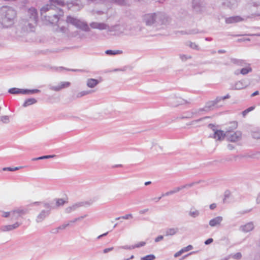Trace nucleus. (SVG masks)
Listing matches in <instances>:
<instances>
[{"instance_id":"nucleus-1","label":"nucleus","mask_w":260,"mask_h":260,"mask_svg":"<svg viewBox=\"0 0 260 260\" xmlns=\"http://www.w3.org/2000/svg\"><path fill=\"white\" fill-rule=\"evenodd\" d=\"M64 3L61 0H49V4L43 7L41 9V15L42 20L46 24H55L59 20L60 17L63 16L62 10L57 6H63Z\"/></svg>"},{"instance_id":"nucleus-2","label":"nucleus","mask_w":260,"mask_h":260,"mask_svg":"<svg viewBox=\"0 0 260 260\" xmlns=\"http://www.w3.org/2000/svg\"><path fill=\"white\" fill-rule=\"evenodd\" d=\"M16 17V11L11 7H3L0 9V23L8 27L14 24Z\"/></svg>"},{"instance_id":"nucleus-3","label":"nucleus","mask_w":260,"mask_h":260,"mask_svg":"<svg viewBox=\"0 0 260 260\" xmlns=\"http://www.w3.org/2000/svg\"><path fill=\"white\" fill-rule=\"evenodd\" d=\"M37 23H32L28 19L22 18L20 22V27L23 32L32 31Z\"/></svg>"},{"instance_id":"nucleus-4","label":"nucleus","mask_w":260,"mask_h":260,"mask_svg":"<svg viewBox=\"0 0 260 260\" xmlns=\"http://www.w3.org/2000/svg\"><path fill=\"white\" fill-rule=\"evenodd\" d=\"M44 207L46 210H43L37 215L36 221L37 223L42 222L44 219L49 216L50 213V211L52 209L51 206L47 203H44Z\"/></svg>"},{"instance_id":"nucleus-5","label":"nucleus","mask_w":260,"mask_h":260,"mask_svg":"<svg viewBox=\"0 0 260 260\" xmlns=\"http://www.w3.org/2000/svg\"><path fill=\"white\" fill-rule=\"evenodd\" d=\"M23 18L28 19L32 23H37L38 16L37 10L34 8L28 9L26 14Z\"/></svg>"},{"instance_id":"nucleus-6","label":"nucleus","mask_w":260,"mask_h":260,"mask_svg":"<svg viewBox=\"0 0 260 260\" xmlns=\"http://www.w3.org/2000/svg\"><path fill=\"white\" fill-rule=\"evenodd\" d=\"M28 212V210L27 209L22 207L13 210L11 213V219L18 220L20 217L27 214Z\"/></svg>"},{"instance_id":"nucleus-7","label":"nucleus","mask_w":260,"mask_h":260,"mask_svg":"<svg viewBox=\"0 0 260 260\" xmlns=\"http://www.w3.org/2000/svg\"><path fill=\"white\" fill-rule=\"evenodd\" d=\"M208 127L212 129L214 132L213 137L216 140L221 141L224 139L226 137V133H224V132L221 130H218L215 128V125L213 124H209Z\"/></svg>"},{"instance_id":"nucleus-8","label":"nucleus","mask_w":260,"mask_h":260,"mask_svg":"<svg viewBox=\"0 0 260 260\" xmlns=\"http://www.w3.org/2000/svg\"><path fill=\"white\" fill-rule=\"evenodd\" d=\"M157 12L154 13L147 14L143 16V21L147 25L151 26L154 24H156Z\"/></svg>"},{"instance_id":"nucleus-9","label":"nucleus","mask_w":260,"mask_h":260,"mask_svg":"<svg viewBox=\"0 0 260 260\" xmlns=\"http://www.w3.org/2000/svg\"><path fill=\"white\" fill-rule=\"evenodd\" d=\"M156 24L166 25L169 22V17L164 13L157 12Z\"/></svg>"},{"instance_id":"nucleus-10","label":"nucleus","mask_w":260,"mask_h":260,"mask_svg":"<svg viewBox=\"0 0 260 260\" xmlns=\"http://www.w3.org/2000/svg\"><path fill=\"white\" fill-rule=\"evenodd\" d=\"M226 137L228 138V140L230 141H238L240 140L241 137V133L240 132L237 131L232 134L229 132H227Z\"/></svg>"},{"instance_id":"nucleus-11","label":"nucleus","mask_w":260,"mask_h":260,"mask_svg":"<svg viewBox=\"0 0 260 260\" xmlns=\"http://www.w3.org/2000/svg\"><path fill=\"white\" fill-rule=\"evenodd\" d=\"M20 224V223L16 222L13 224L3 225L0 226V231L3 232L11 231L18 228Z\"/></svg>"},{"instance_id":"nucleus-12","label":"nucleus","mask_w":260,"mask_h":260,"mask_svg":"<svg viewBox=\"0 0 260 260\" xmlns=\"http://www.w3.org/2000/svg\"><path fill=\"white\" fill-rule=\"evenodd\" d=\"M254 228L253 222H249L245 224L239 226V230L243 233H248L252 231Z\"/></svg>"},{"instance_id":"nucleus-13","label":"nucleus","mask_w":260,"mask_h":260,"mask_svg":"<svg viewBox=\"0 0 260 260\" xmlns=\"http://www.w3.org/2000/svg\"><path fill=\"white\" fill-rule=\"evenodd\" d=\"M71 83L69 82H61L58 86H49V89L51 90L58 91L63 88L69 87Z\"/></svg>"},{"instance_id":"nucleus-14","label":"nucleus","mask_w":260,"mask_h":260,"mask_svg":"<svg viewBox=\"0 0 260 260\" xmlns=\"http://www.w3.org/2000/svg\"><path fill=\"white\" fill-rule=\"evenodd\" d=\"M192 8L196 12H200L204 7L203 0H192Z\"/></svg>"},{"instance_id":"nucleus-15","label":"nucleus","mask_w":260,"mask_h":260,"mask_svg":"<svg viewBox=\"0 0 260 260\" xmlns=\"http://www.w3.org/2000/svg\"><path fill=\"white\" fill-rule=\"evenodd\" d=\"M247 86L244 80H241L233 85L230 89L231 90H240L246 87Z\"/></svg>"},{"instance_id":"nucleus-16","label":"nucleus","mask_w":260,"mask_h":260,"mask_svg":"<svg viewBox=\"0 0 260 260\" xmlns=\"http://www.w3.org/2000/svg\"><path fill=\"white\" fill-rule=\"evenodd\" d=\"M90 26L92 28L99 29L100 30L106 29L109 28L108 25L104 23H99L96 22H92L90 24Z\"/></svg>"},{"instance_id":"nucleus-17","label":"nucleus","mask_w":260,"mask_h":260,"mask_svg":"<svg viewBox=\"0 0 260 260\" xmlns=\"http://www.w3.org/2000/svg\"><path fill=\"white\" fill-rule=\"evenodd\" d=\"M220 102V99L217 98L214 101H208L206 103L205 107L208 111L212 110L216 107V105Z\"/></svg>"},{"instance_id":"nucleus-18","label":"nucleus","mask_w":260,"mask_h":260,"mask_svg":"<svg viewBox=\"0 0 260 260\" xmlns=\"http://www.w3.org/2000/svg\"><path fill=\"white\" fill-rule=\"evenodd\" d=\"M77 28L82 29L85 31H89L90 28L86 22L79 20L75 26Z\"/></svg>"},{"instance_id":"nucleus-19","label":"nucleus","mask_w":260,"mask_h":260,"mask_svg":"<svg viewBox=\"0 0 260 260\" xmlns=\"http://www.w3.org/2000/svg\"><path fill=\"white\" fill-rule=\"evenodd\" d=\"M223 218L221 216H217L209 221V225L212 226H216L220 224L221 222L222 221Z\"/></svg>"},{"instance_id":"nucleus-20","label":"nucleus","mask_w":260,"mask_h":260,"mask_svg":"<svg viewBox=\"0 0 260 260\" xmlns=\"http://www.w3.org/2000/svg\"><path fill=\"white\" fill-rule=\"evenodd\" d=\"M243 20V19L239 16H232L225 19L227 24L236 23Z\"/></svg>"},{"instance_id":"nucleus-21","label":"nucleus","mask_w":260,"mask_h":260,"mask_svg":"<svg viewBox=\"0 0 260 260\" xmlns=\"http://www.w3.org/2000/svg\"><path fill=\"white\" fill-rule=\"evenodd\" d=\"M143 27L140 25H136L131 27L129 29L130 35H138L142 30Z\"/></svg>"},{"instance_id":"nucleus-22","label":"nucleus","mask_w":260,"mask_h":260,"mask_svg":"<svg viewBox=\"0 0 260 260\" xmlns=\"http://www.w3.org/2000/svg\"><path fill=\"white\" fill-rule=\"evenodd\" d=\"M197 183H198L193 182H192L190 183L186 184L185 185L175 188L173 190H172V191L173 192V194H174L175 193H176V192L179 191L180 190H181L182 189L186 188L187 187H192L193 185H194V184H196Z\"/></svg>"},{"instance_id":"nucleus-23","label":"nucleus","mask_w":260,"mask_h":260,"mask_svg":"<svg viewBox=\"0 0 260 260\" xmlns=\"http://www.w3.org/2000/svg\"><path fill=\"white\" fill-rule=\"evenodd\" d=\"M91 204V203L89 202H79V203H76L70 207L72 208V211H74L77 208H78L80 207L85 206L86 205L89 206Z\"/></svg>"},{"instance_id":"nucleus-24","label":"nucleus","mask_w":260,"mask_h":260,"mask_svg":"<svg viewBox=\"0 0 260 260\" xmlns=\"http://www.w3.org/2000/svg\"><path fill=\"white\" fill-rule=\"evenodd\" d=\"M99 83L97 79L90 78L87 81V86L89 88H94Z\"/></svg>"},{"instance_id":"nucleus-25","label":"nucleus","mask_w":260,"mask_h":260,"mask_svg":"<svg viewBox=\"0 0 260 260\" xmlns=\"http://www.w3.org/2000/svg\"><path fill=\"white\" fill-rule=\"evenodd\" d=\"M236 4V0H224L222 3V5L230 9L233 8Z\"/></svg>"},{"instance_id":"nucleus-26","label":"nucleus","mask_w":260,"mask_h":260,"mask_svg":"<svg viewBox=\"0 0 260 260\" xmlns=\"http://www.w3.org/2000/svg\"><path fill=\"white\" fill-rule=\"evenodd\" d=\"M178 232V229L175 228H169L167 229L165 231V236H173L175 235Z\"/></svg>"},{"instance_id":"nucleus-27","label":"nucleus","mask_w":260,"mask_h":260,"mask_svg":"<svg viewBox=\"0 0 260 260\" xmlns=\"http://www.w3.org/2000/svg\"><path fill=\"white\" fill-rule=\"evenodd\" d=\"M79 20L80 19H78L76 18L72 17L71 16H68L67 17L66 21L68 23H70L75 26Z\"/></svg>"},{"instance_id":"nucleus-28","label":"nucleus","mask_w":260,"mask_h":260,"mask_svg":"<svg viewBox=\"0 0 260 260\" xmlns=\"http://www.w3.org/2000/svg\"><path fill=\"white\" fill-rule=\"evenodd\" d=\"M79 20L80 19H78L76 18L72 17L71 16H68L67 17L66 21L68 23H70L75 26Z\"/></svg>"},{"instance_id":"nucleus-29","label":"nucleus","mask_w":260,"mask_h":260,"mask_svg":"<svg viewBox=\"0 0 260 260\" xmlns=\"http://www.w3.org/2000/svg\"><path fill=\"white\" fill-rule=\"evenodd\" d=\"M40 90L37 89H21V94H30L36 93H39Z\"/></svg>"},{"instance_id":"nucleus-30","label":"nucleus","mask_w":260,"mask_h":260,"mask_svg":"<svg viewBox=\"0 0 260 260\" xmlns=\"http://www.w3.org/2000/svg\"><path fill=\"white\" fill-rule=\"evenodd\" d=\"M37 102V100L36 99H35V98H29V99H27L25 101V102L23 103L22 106H23V107H27L28 106L35 104Z\"/></svg>"},{"instance_id":"nucleus-31","label":"nucleus","mask_w":260,"mask_h":260,"mask_svg":"<svg viewBox=\"0 0 260 260\" xmlns=\"http://www.w3.org/2000/svg\"><path fill=\"white\" fill-rule=\"evenodd\" d=\"M105 53L109 55H114L122 54V51L119 50H107L106 51Z\"/></svg>"},{"instance_id":"nucleus-32","label":"nucleus","mask_w":260,"mask_h":260,"mask_svg":"<svg viewBox=\"0 0 260 260\" xmlns=\"http://www.w3.org/2000/svg\"><path fill=\"white\" fill-rule=\"evenodd\" d=\"M109 2L121 6H126L127 5L126 0H109Z\"/></svg>"},{"instance_id":"nucleus-33","label":"nucleus","mask_w":260,"mask_h":260,"mask_svg":"<svg viewBox=\"0 0 260 260\" xmlns=\"http://www.w3.org/2000/svg\"><path fill=\"white\" fill-rule=\"evenodd\" d=\"M56 156L55 155H44L39 157L34 158L32 159V161H36L38 160H41L44 159H48L51 158H54Z\"/></svg>"},{"instance_id":"nucleus-34","label":"nucleus","mask_w":260,"mask_h":260,"mask_svg":"<svg viewBox=\"0 0 260 260\" xmlns=\"http://www.w3.org/2000/svg\"><path fill=\"white\" fill-rule=\"evenodd\" d=\"M8 92L10 94H16L21 93V89L17 88H12L9 89Z\"/></svg>"},{"instance_id":"nucleus-35","label":"nucleus","mask_w":260,"mask_h":260,"mask_svg":"<svg viewBox=\"0 0 260 260\" xmlns=\"http://www.w3.org/2000/svg\"><path fill=\"white\" fill-rule=\"evenodd\" d=\"M123 28V26L120 25H115L112 26L109 31H120L121 33L123 32V31L121 30V29Z\"/></svg>"},{"instance_id":"nucleus-36","label":"nucleus","mask_w":260,"mask_h":260,"mask_svg":"<svg viewBox=\"0 0 260 260\" xmlns=\"http://www.w3.org/2000/svg\"><path fill=\"white\" fill-rule=\"evenodd\" d=\"M252 71V68L251 67H248L245 68H243L240 70V73L243 75H245L248 73L251 72Z\"/></svg>"},{"instance_id":"nucleus-37","label":"nucleus","mask_w":260,"mask_h":260,"mask_svg":"<svg viewBox=\"0 0 260 260\" xmlns=\"http://www.w3.org/2000/svg\"><path fill=\"white\" fill-rule=\"evenodd\" d=\"M92 92V91L91 90H88V91H82L81 92H79L77 95H76V98H81L84 95H87L88 94H90Z\"/></svg>"},{"instance_id":"nucleus-38","label":"nucleus","mask_w":260,"mask_h":260,"mask_svg":"<svg viewBox=\"0 0 260 260\" xmlns=\"http://www.w3.org/2000/svg\"><path fill=\"white\" fill-rule=\"evenodd\" d=\"M210 118V117H209V116H206V117L201 118L197 119V120H194L191 121L189 123L187 124V125H192V124L197 123L200 121H202L205 119H207V118Z\"/></svg>"},{"instance_id":"nucleus-39","label":"nucleus","mask_w":260,"mask_h":260,"mask_svg":"<svg viewBox=\"0 0 260 260\" xmlns=\"http://www.w3.org/2000/svg\"><path fill=\"white\" fill-rule=\"evenodd\" d=\"M70 225V223H66V224H63L62 225L58 226V228H57L55 230L56 231L55 232H54L53 233H57L59 232V230H63L64 229H65L67 226H69Z\"/></svg>"},{"instance_id":"nucleus-40","label":"nucleus","mask_w":260,"mask_h":260,"mask_svg":"<svg viewBox=\"0 0 260 260\" xmlns=\"http://www.w3.org/2000/svg\"><path fill=\"white\" fill-rule=\"evenodd\" d=\"M155 256L153 254H149L141 258V260H154Z\"/></svg>"},{"instance_id":"nucleus-41","label":"nucleus","mask_w":260,"mask_h":260,"mask_svg":"<svg viewBox=\"0 0 260 260\" xmlns=\"http://www.w3.org/2000/svg\"><path fill=\"white\" fill-rule=\"evenodd\" d=\"M255 108L254 106H251L244 110L242 114L243 117H245L249 112L252 111Z\"/></svg>"},{"instance_id":"nucleus-42","label":"nucleus","mask_w":260,"mask_h":260,"mask_svg":"<svg viewBox=\"0 0 260 260\" xmlns=\"http://www.w3.org/2000/svg\"><path fill=\"white\" fill-rule=\"evenodd\" d=\"M67 4H68V6H70V5H71V6H79L80 5V2H79L78 0L71 1L70 2H68Z\"/></svg>"},{"instance_id":"nucleus-43","label":"nucleus","mask_w":260,"mask_h":260,"mask_svg":"<svg viewBox=\"0 0 260 260\" xmlns=\"http://www.w3.org/2000/svg\"><path fill=\"white\" fill-rule=\"evenodd\" d=\"M232 62L235 64L242 66L244 63V61L243 60H238L237 59H232Z\"/></svg>"},{"instance_id":"nucleus-44","label":"nucleus","mask_w":260,"mask_h":260,"mask_svg":"<svg viewBox=\"0 0 260 260\" xmlns=\"http://www.w3.org/2000/svg\"><path fill=\"white\" fill-rule=\"evenodd\" d=\"M199 32H202V31H199L198 29H189L187 31V32H185V34L187 35H192V34H196Z\"/></svg>"},{"instance_id":"nucleus-45","label":"nucleus","mask_w":260,"mask_h":260,"mask_svg":"<svg viewBox=\"0 0 260 260\" xmlns=\"http://www.w3.org/2000/svg\"><path fill=\"white\" fill-rule=\"evenodd\" d=\"M253 138L255 139H260V132L255 131L253 132L251 134Z\"/></svg>"},{"instance_id":"nucleus-46","label":"nucleus","mask_w":260,"mask_h":260,"mask_svg":"<svg viewBox=\"0 0 260 260\" xmlns=\"http://www.w3.org/2000/svg\"><path fill=\"white\" fill-rule=\"evenodd\" d=\"M0 120L4 123H8L9 122V117L8 116H1Z\"/></svg>"},{"instance_id":"nucleus-47","label":"nucleus","mask_w":260,"mask_h":260,"mask_svg":"<svg viewBox=\"0 0 260 260\" xmlns=\"http://www.w3.org/2000/svg\"><path fill=\"white\" fill-rule=\"evenodd\" d=\"M199 214H200V212L198 210H196L194 211H190L189 212V216H190L192 217H194V218L198 216L199 215Z\"/></svg>"},{"instance_id":"nucleus-48","label":"nucleus","mask_w":260,"mask_h":260,"mask_svg":"<svg viewBox=\"0 0 260 260\" xmlns=\"http://www.w3.org/2000/svg\"><path fill=\"white\" fill-rule=\"evenodd\" d=\"M180 58L181 59L182 61H185L188 59H191L192 57L190 55L187 56L184 54H180L179 55Z\"/></svg>"},{"instance_id":"nucleus-49","label":"nucleus","mask_w":260,"mask_h":260,"mask_svg":"<svg viewBox=\"0 0 260 260\" xmlns=\"http://www.w3.org/2000/svg\"><path fill=\"white\" fill-rule=\"evenodd\" d=\"M189 46L192 49H196L197 50H199V46L197 44H196L194 43H193L191 42H189Z\"/></svg>"},{"instance_id":"nucleus-50","label":"nucleus","mask_w":260,"mask_h":260,"mask_svg":"<svg viewBox=\"0 0 260 260\" xmlns=\"http://www.w3.org/2000/svg\"><path fill=\"white\" fill-rule=\"evenodd\" d=\"M53 69L56 71H61L62 70H66L67 71H73V72H76V71H78V70L65 69L64 68L62 67H60L59 68L54 67Z\"/></svg>"},{"instance_id":"nucleus-51","label":"nucleus","mask_w":260,"mask_h":260,"mask_svg":"<svg viewBox=\"0 0 260 260\" xmlns=\"http://www.w3.org/2000/svg\"><path fill=\"white\" fill-rule=\"evenodd\" d=\"M65 201L62 199H57L56 201V205L57 206H62L64 204Z\"/></svg>"},{"instance_id":"nucleus-52","label":"nucleus","mask_w":260,"mask_h":260,"mask_svg":"<svg viewBox=\"0 0 260 260\" xmlns=\"http://www.w3.org/2000/svg\"><path fill=\"white\" fill-rule=\"evenodd\" d=\"M232 257L236 259H239L242 257V254L240 252H237L233 255Z\"/></svg>"},{"instance_id":"nucleus-53","label":"nucleus","mask_w":260,"mask_h":260,"mask_svg":"<svg viewBox=\"0 0 260 260\" xmlns=\"http://www.w3.org/2000/svg\"><path fill=\"white\" fill-rule=\"evenodd\" d=\"M145 242H141L135 245V246H133L132 248H138L140 247L144 246V245H145Z\"/></svg>"},{"instance_id":"nucleus-54","label":"nucleus","mask_w":260,"mask_h":260,"mask_svg":"<svg viewBox=\"0 0 260 260\" xmlns=\"http://www.w3.org/2000/svg\"><path fill=\"white\" fill-rule=\"evenodd\" d=\"M197 114V112H191V115L190 116H182L180 118L181 119H188V118H191L193 117V115Z\"/></svg>"},{"instance_id":"nucleus-55","label":"nucleus","mask_w":260,"mask_h":260,"mask_svg":"<svg viewBox=\"0 0 260 260\" xmlns=\"http://www.w3.org/2000/svg\"><path fill=\"white\" fill-rule=\"evenodd\" d=\"M3 215L2 216L5 218H7L9 217L10 216H11L12 211L10 212H4L3 211Z\"/></svg>"},{"instance_id":"nucleus-56","label":"nucleus","mask_w":260,"mask_h":260,"mask_svg":"<svg viewBox=\"0 0 260 260\" xmlns=\"http://www.w3.org/2000/svg\"><path fill=\"white\" fill-rule=\"evenodd\" d=\"M105 0H87L89 3H95L98 4L102 2H104Z\"/></svg>"},{"instance_id":"nucleus-57","label":"nucleus","mask_w":260,"mask_h":260,"mask_svg":"<svg viewBox=\"0 0 260 260\" xmlns=\"http://www.w3.org/2000/svg\"><path fill=\"white\" fill-rule=\"evenodd\" d=\"M133 218V215L132 214H128L124 216H121V219H128L129 218Z\"/></svg>"},{"instance_id":"nucleus-58","label":"nucleus","mask_w":260,"mask_h":260,"mask_svg":"<svg viewBox=\"0 0 260 260\" xmlns=\"http://www.w3.org/2000/svg\"><path fill=\"white\" fill-rule=\"evenodd\" d=\"M230 98V95L229 94H226L225 96H218V97H217V99H220V102L221 100H225V99H229Z\"/></svg>"},{"instance_id":"nucleus-59","label":"nucleus","mask_w":260,"mask_h":260,"mask_svg":"<svg viewBox=\"0 0 260 260\" xmlns=\"http://www.w3.org/2000/svg\"><path fill=\"white\" fill-rule=\"evenodd\" d=\"M164 238V236H162V235H159L157 237H156L154 241L155 242H159L160 241L162 240Z\"/></svg>"},{"instance_id":"nucleus-60","label":"nucleus","mask_w":260,"mask_h":260,"mask_svg":"<svg viewBox=\"0 0 260 260\" xmlns=\"http://www.w3.org/2000/svg\"><path fill=\"white\" fill-rule=\"evenodd\" d=\"M213 241V239L212 238H209L205 241L204 243L205 245H209L212 243Z\"/></svg>"},{"instance_id":"nucleus-61","label":"nucleus","mask_w":260,"mask_h":260,"mask_svg":"<svg viewBox=\"0 0 260 260\" xmlns=\"http://www.w3.org/2000/svg\"><path fill=\"white\" fill-rule=\"evenodd\" d=\"M183 248H184V250H185V252H186V251H188L191 250L193 248V247L192 245H189L187 246V247H184Z\"/></svg>"},{"instance_id":"nucleus-62","label":"nucleus","mask_w":260,"mask_h":260,"mask_svg":"<svg viewBox=\"0 0 260 260\" xmlns=\"http://www.w3.org/2000/svg\"><path fill=\"white\" fill-rule=\"evenodd\" d=\"M202 111H206V112H208V110L206 109L205 106L204 107V108H200L197 111H196L195 112H197V114L199 113V112H202Z\"/></svg>"},{"instance_id":"nucleus-63","label":"nucleus","mask_w":260,"mask_h":260,"mask_svg":"<svg viewBox=\"0 0 260 260\" xmlns=\"http://www.w3.org/2000/svg\"><path fill=\"white\" fill-rule=\"evenodd\" d=\"M113 249V247L106 248L103 250V252L104 253H107L108 252L112 251Z\"/></svg>"},{"instance_id":"nucleus-64","label":"nucleus","mask_w":260,"mask_h":260,"mask_svg":"<svg viewBox=\"0 0 260 260\" xmlns=\"http://www.w3.org/2000/svg\"><path fill=\"white\" fill-rule=\"evenodd\" d=\"M230 196V191H229V190L225 191V192L224 193V198L227 199V198H229Z\"/></svg>"}]
</instances>
